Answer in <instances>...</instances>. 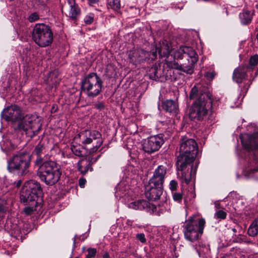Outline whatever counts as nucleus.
<instances>
[{
    "mask_svg": "<svg viewBox=\"0 0 258 258\" xmlns=\"http://www.w3.org/2000/svg\"><path fill=\"white\" fill-rule=\"evenodd\" d=\"M190 99H196L192 104L189 113L192 120H202L212 108V100L211 95L207 91V88L201 84L195 85L189 94Z\"/></svg>",
    "mask_w": 258,
    "mask_h": 258,
    "instance_id": "1",
    "label": "nucleus"
},
{
    "mask_svg": "<svg viewBox=\"0 0 258 258\" xmlns=\"http://www.w3.org/2000/svg\"><path fill=\"white\" fill-rule=\"evenodd\" d=\"M179 154L177 157V169L182 172V177L185 183H188L190 177L187 178L184 175L183 170L188 165L194 162L198 152V147L195 140L186 136L182 137L180 140Z\"/></svg>",
    "mask_w": 258,
    "mask_h": 258,
    "instance_id": "2",
    "label": "nucleus"
},
{
    "mask_svg": "<svg viewBox=\"0 0 258 258\" xmlns=\"http://www.w3.org/2000/svg\"><path fill=\"white\" fill-rule=\"evenodd\" d=\"M35 165L39 167L37 175L46 184L52 185L59 180L61 175L59 166L54 161L49 160L44 163L41 159L35 162Z\"/></svg>",
    "mask_w": 258,
    "mask_h": 258,
    "instance_id": "3",
    "label": "nucleus"
},
{
    "mask_svg": "<svg viewBox=\"0 0 258 258\" xmlns=\"http://www.w3.org/2000/svg\"><path fill=\"white\" fill-rule=\"evenodd\" d=\"M76 144L87 146L92 144L93 147L89 151L90 154H96L98 148L103 144L102 135L97 131L85 130L77 134L74 139Z\"/></svg>",
    "mask_w": 258,
    "mask_h": 258,
    "instance_id": "4",
    "label": "nucleus"
},
{
    "mask_svg": "<svg viewBox=\"0 0 258 258\" xmlns=\"http://www.w3.org/2000/svg\"><path fill=\"white\" fill-rule=\"evenodd\" d=\"M103 82L96 73L87 75L82 80V91L89 97L94 98L102 91Z\"/></svg>",
    "mask_w": 258,
    "mask_h": 258,
    "instance_id": "5",
    "label": "nucleus"
},
{
    "mask_svg": "<svg viewBox=\"0 0 258 258\" xmlns=\"http://www.w3.org/2000/svg\"><path fill=\"white\" fill-rule=\"evenodd\" d=\"M180 53H182L187 59V62H184L182 64H179L175 61L169 62L168 64L169 67L171 69L179 70L188 74L192 72V68L194 64L198 60V55L192 48L189 46L180 47L178 50Z\"/></svg>",
    "mask_w": 258,
    "mask_h": 258,
    "instance_id": "6",
    "label": "nucleus"
},
{
    "mask_svg": "<svg viewBox=\"0 0 258 258\" xmlns=\"http://www.w3.org/2000/svg\"><path fill=\"white\" fill-rule=\"evenodd\" d=\"M53 33L50 27L43 23L35 24L32 31V39L40 47L50 45L53 41Z\"/></svg>",
    "mask_w": 258,
    "mask_h": 258,
    "instance_id": "7",
    "label": "nucleus"
},
{
    "mask_svg": "<svg viewBox=\"0 0 258 258\" xmlns=\"http://www.w3.org/2000/svg\"><path fill=\"white\" fill-rule=\"evenodd\" d=\"M205 220L203 218L198 221L195 219V217H190L184 224V234L186 240L196 241L199 239L203 233L205 225Z\"/></svg>",
    "mask_w": 258,
    "mask_h": 258,
    "instance_id": "8",
    "label": "nucleus"
},
{
    "mask_svg": "<svg viewBox=\"0 0 258 258\" xmlns=\"http://www.w3.org/2000/svg\"><path fill=\"white\" fill-rule=\"evenodd\" d=\"M30 157L27 154L14 155L8 161V170L10 172L18 171L21 175L26 174L30 166Z\"/></svg>",
    "mask_w": 258,
    "mask_h": 258,
    "instance_id": "9",
    "label": "nucleus"
},
{
    "mask_svg": "<svg viewBox=\"0 0 258 258\" xmlns=\"http://www.w3.org/2000/svg\"><path fill=\"white\" fill-rule=\"evenodd\" d=\"M243 146L246 149L254 150V160L256 167L248 169L247 173L258 171V133L252 135L244 134L240 136Z\"/></svg>",
    "mask_w": 258,
    "mask_h": 258,
    "instance_id": "10",
    "label": "nucleus"
},
{
    "mask_svg": "<svg viewBox=\"0 0 258 258\" xmlns=\"http://www.w3.org/2000/svg\"><path fill=\"white\" fill-rule=\"evenodd\" d=\"M164 142L163 136L161 134L151 136L145 140L142 148L145 152L151 154L159 150Z\"/></svg>",
    "mask_w": 258,
    "mask_h": 258,
    "instance_id": "11",
    "label": "nucleus"
},
{
    "mask_svg": "<svg viewBox=\"0 0 258 258\" xmlns=\"http://www.w3.org/2000/svg\"><path fill=\"white\" fill-rule=\"evenodd\" d=\"M101 156V153L90 154L87 155L86 158H83L78 163V169L82 174H85L89 170L92 171L93 168L91 167L92 164L95 163L99 158Z\"/></svg>",
    "mask_w": 258,
    "mask_h": 258,
    "instance_id": "12",
    "label": "nucleus"
},
{
    "mask_svg": "<svg viewBox=\"0 0 258 258\" xmlns=\"http://www.w3.org/2000/svg\"><path fill=\"white\" fill-rule=\"evenodd\" d=\"M2 115L7 121L19 123L22 117V110L17 105H11L3 110Z\"/></svg>",
    "mask_w": 258,
    "mask_h": 258,
    "instance_id": "13",
    "label": "nucleus"
},
{
    "mask_svg": "<svg viewBox=\"0 0 258 258\" xmlns=\"http://www.w3.org/2000/svg\"><path fill=\"white\" fill-rule=\"evenodd\" d=\"M35 124H36V116L33 115H27L21 117L18 123V126L19 128L32 134V135H30V136H32L34 135V129Z\"/></svg>",
    "mask_w": 258,
    "mask_h": 258,
    "instance_id": "14",
    "label": "nucleus"
},
{
    "mask_svg": "<svg viewBox=\"0 0 258 258\" xmlns=\"http://www.w3.org/2000/svg\"><path fill=\"white\" fill-rule=\"evenodd\" d=\"M61 11L72 19H76L80 16L81 11L75 0H67V3L61 8Z\"/></svg>",
    "mask_w": 258,
    "mask_h": 258,
    "instance_id": "15",
    "label": "nucleus"
},
{
    "mask_svg": "<svg viewBox=\"0 0 258 258\" xmlns=\"http://www.w3.org/2000/svg\"><path fill=\"white\" fill-rule=\"evenodd\" d=\"M163 188L159 186H154L149 183L145 187V194L146 197L151 201L159 199L163 193Z\"/></svg>",
    "mask_w": 258,
    "mask_h": 258,
    "instance_id": "16",
    "label": "nucleus"
},
{
    "mask_svg": "<svg viewBox=\"0 0 258 258\" xmlns=\"http://www.w3.org/2000/svg\"><path fill=\"white\" fill-rule=\"evenodd\" d=\"M32 193L33 197L36 198L40 197L42 193V188L39 182L34 180H30L26 182L23 186Z\"/></svg>",
    "mask_w": 258,
    "mask_h": 258,
    "instance_id": "17",
    "label": "nucleus"
},
{
    "mask_svg": "<svg viewBox=\"0 0 258 258\" xmlns=\"http://www.w3.org/2000/svg\"><path fill=\"white\" fill-rule=\"evenodd\" d=\"M250 72L245 65L239 66L233 73V79L237 83H240L247 77L246 73Z\"/></svg>",
    "mask_w": 258,
    "mask_h": 258,
    "instance_id": "18",
    "label": "nucleus"
},
{
    "mask_svg": "<svg viewBox=\"0 0 258 258\" xmlns=\"http://www.w3.org/2000/svg\"><path fill=\"white\" fill-rule=\"evenodd\" d=\"M32 193L28 189L26 190L25 187H22L20 194V199L21 202L24 203H29L31 202V205H34L36 206L37 204L36 201L37 199L35 197H33L32 195Z\"/></svg>",
    "mask_w": 258,
    "mask_h": 258,
    "instance_id": "19",
    "label": "nucleus"
},
{
    "mask_svg": "<svg viewBox=\"0 0 258 258\" xmlns=\"http://www.w3.org/2000/svg\"><path fill=\"white\" fill-rule=\"evenodd\" d=\"M153 205L146 200H138L132 202L128 204V207L134 210H145L149 211L151 207H153Z\"/></svg>",
    "mask_w": 258,
    "mask_h": 258,
    "instance_id": "20",
    "label": "nucleus"
},
{
    "mask_svg": "<svg viewBox=\"0 0 258 258\" xmlns=\"http://www.w3.org/2000/svg\"><path fill=\"white\" fill-rule=\"evenodd\" d=\"M162 107L164 110L170 113H176L177 111V105L172 100H167L163 102Z\"/></svg>",
    "mask_w": 258,
    "mask_h": 258,
    "instance_id": "21",
    "label": "nucleus"
},
{
    "mask_svg": "<svg viewBox=\"0 0 258 258\" xmlns=\"http://www.w3.org/2000/svg\"><path fill=\"white\" fill-rule=\"evenodd\" d=\"M45 151V148L44 146V144L40 142L35 147L33 153L37 156V159L35 161H37L39 159H41L42 162L44 163L47 162L46 159H44L42 157V154L44 153Z\"/></svg>",
    "mask_w": 258,
    "mask_h": 258,
    "instance_id": "22",
    "label": "nucleus"
},
{
    "mask_svg": "<svg viewBox=\"0 0 258 258\" xmlns=\"http://www.w3.org/2000/svg\"><path fill=\"white\" fill-rule=\"evenodd\" d=\"M75 142H73L72 145L71 146V150L72 152L77 156H86V151L84 148V146L80 145H75L74 144Z\"/></svg>",
    "mask_w": 258,
    "mask_h": 258,
    "instance_id": "23",
    "label": "nucleus"
},
{
    "mask_svg": "<svg viewBox=\"0 0 258 258\" xmlns=\"http://www.w3.org/2000/svg\"><path fill=\"white\" fill-rule=\"evenodd\" d=\"M167 173V168L163 165H159L153 172V176L165 179Z\"/></svg>",
    "mask_w": 258,
    "mask_h": 258,
    "instance_id": "24",
    "label": "nucleus"
},
{
    "mask_svg": "<svg viewBox=\"0 0 258 258\" xmlns=\"http://www.w3.org/2000/svg\"><path fill=\"white\" fill-rule=\"evenodd\" d=\"M241 22L243 24H247L251 21L252 15L249 11H245L239 15Z\"/></svg>",
    "mask_w": 258,
    "mask_h": 258,
    "instance_id": "25",
    "label": "nucleus"
},
{
    "mask_svg": "<svg viewBox=\"0 0 258 258\" xmlns=\"http://www.w3.org/2000/svg\"><path fill=\"white\" fill-rule=\"evenodd\" d=\"M161 70L157 67H152L150 70V77L155 80H158L161 77Z\"/></svg>",
    "mask_w": 258,
    "mask_h": 258,
    "instance_id": "26",
    "label": "nucleus"
},
{
    "mask_svg": "<svg viewBox=\"0 0 258 258\" xmlns=\"http://www.w3.org/2000/svg\"><path fill=\"white\" fill-rule=\"evenodd\" d=\"M247 233L251 236H254L258 233V220L256 218L248 229Z\"/></svg>",
    "mask_w": 258,
    "mask_h": 258,
    "instance_id": "27",
    "label": "nucleus"
},
{
    "mask_svg": "<svg viewBox=\"0 0 258 258\" xmlns=\"http://www.w3.org/2000/svg\"><path fill=\"white\" fill-rule=\"evenodd\" d=\"M258 63V55L255 54L253 56H251L249 60V63L247 65H245L248 69L250 72H252L254 67Z\"/></svg>",
    "mask_w": 258,
    "mask_h": 258,
    "instance_id": "28",
    "label": "nucleus"
},
{
    "mask_svg": "<svg viewBox=\"0 0 258 258\" xmlns=\"http://www.w3.org/2000/svg\"><path fill=\"white\" fill-rule=\"evenodd\" d=\"M164 182V179L153 175L150 179L148 183L154 185V186L157 185L163 188Z\"/></svg>",
    "mask_w": 258,
    "mask_h": 258,
    "instance_id": "29",
    "label": "nucleus"
},
{
    "mask_svg": "<svg viewBox=\"0 0 258 258\" xmlns=\"http://www.w3.org/2000/svg\"><path fill=\"white\" fill-rule=\"evenodd\" d=\"M59 83V79L56 77V74L54 72L50 73L48 79L47 83L49 85L54 86L55 87Z\"/></svg>",
    "mask_w": 258,
    "mask_h": 258,
    "instance_id": "30",
    "label": "nucleus"
},
{
    "mask_svg": "<svg viewBox=\"0 0 258 258\" xmlns=\"http://www.w3.org/2000/svg\"><path fill=\"white\" fill-rule=\"evenodd\" d=\"M140 51L138 50L131 51L128 53V58L130 61L133 63H136L139 61V54Z\"/></svg>",
    "mask_w": 258,
    "mask_h": 258,
    "instance_id": "31",
    "label": "nucleus"
},
{
    "mask_svg": "<svg viewBox=\"0 0 258 258\" xmlns=\"http://www.w3.org/2000/svg\"><path fill=\"white\" fill-rule=\"evenodd\" d=\"M109 6L115 11L118 10L120 8L119 0H110L108 1Z\"/></svg>",
    "mask_w": 258,
    "mask_h": 258,
    "instance_id": "32",
    "label": "nucleus"
},
{
    "mask_svg": "<svg viewBox=\"0 0 258 258\" xmlns=\"http://www.w3.org/2000/svg\"><path fill=\"white\" fill-rule=\"evenodd\" d=\"M227 214L223 210H218L215 214V217L217 219H224L226 218Z\"/></svg>",
    "mask_w": 258,
    "mask_h": 258,
    "instance_id": "33",
    "label": "nucleus"
},
{
    "mask_svg": "<svg viewBox=\"0 0 258 258\" xmlns=\"http://www.w3.org/2000/svg\"><path fill=\"white\" fill-rule=\"evenodd\" d=\"M30 205L31 206L26 207L23 209V212L26 215H31L35 210L34 207L35 206L34 205H31V204Z\"/></svg>",
    "mask_w": 258,
    "mask_h": 258,
    "instance_id": "34",
    "label": "nucleus"
},
{
    "mask_svg": "<svg viewBox=\"0 0 258 258\" xmlns=\"http://www.w3.org/2000/svg\"><path fill=\"white\" fill-rule=\"evenodd\" d=\"M94 21V14H89L87 15L84 18V22L86 24L90 25L93 23Z\"/></svg>",
    "mask_w": 258,
    "mask_h": 258,
    "instance_id": "35",
    "label": "nucleus"
},
{
    "mask_svg": "<svg viewBox=\"0 0 258 258\" xmlns=\"http://www.w3.org/2000/svg\"><path fill=\"white\" fill-rule=\"evenodd\" d=\"M39 19V16L38 14L35 12L32 13L28 17V20L30 22L32 23L36 21H37Z\"/></svg>",
    "mask_w": 258,
    "mask_h": 258,
    "instance_id": "36",
    "label": "nucleus"
},
{
    "mask_svg": "<svg viewBox=\"0 0 258 258\" xmlns=\"http://www.w3.org/2000/svg\"><path fill=\"white\" fill-rule=\"evenodd\" d=\"M173 199L175 201L180 202L182 199V195L180 192H174L172 195Z\"/></svg>",
    "mask_w": 258,
    "mask_h": 258,
    "instance_id": "37",
    "label": "nucleus"
},
{
    "mask_svg": "<svg viewBox=\"0 0 258 258\" xmlns=\"http://www.w3.org/2000/svg\"><path fill=\"white\" fill-rule=\"evenodd\" d=\"M163 49L166 50L165 52H163V53H166L167 52H169V46L168 45L167 42L166 41L163 42V44L161 46V49L159 51V53H161V51Z\"/></svg>",
    "mask_w": 258,
    "mask_h": 258,
    "instance_id": "38",
    "label": "nucleus"
},
{
    "mask_svg": "<svg viewBox=\"0 0 258 258\" xmlns=\"http://www.w3.org/2000/svg\"><path fill=\"white\" fill-rule=\"evenodd\" d=\"M169 189L172 191H175L177 187V182L175 180H172L169 183Z\"/></svg>",
    "mask_w": 258,
    "mask_h": 258,
    "instance_id": "39",
    "label": "nucleus"
},
{
    "mask_svg": "<svg viewBox=\"0 0 258 258\" xmlns=\"http://www.w3.org/2000/svg\"><path fill=\"white\" fill-rule=\"evenodd\" d=\"M96 253V249L95 248H88V254L86 255V258H92L95 256Z\"/></svg>",
    "mask_w": 258,
    "mask_h": 258,
    "instance_id": "40",
    "label": "nucleus"
},
{
    "mask_svg": "<svg viewBox=\"0 0 258 258\" xmlns=\"http://www.w3.org/2000/svg\"><path fill=\"white\" fill-rule=\"evenodd\" d=\"M136 237L137 240L140 241V242H145L146 239L145 238V235L144 233H138L136 235Z\"/></svg>",
    "mask_w": 258,
    "mask_h": 258,
    "instance_id": "41",
    "label": "nucleus"
},
{
    "mask_svg": "<svg viewBox=\"0 0 258 258\" xmlns=\"http://www.w3.org/2000/svg\"><path fill=\"white\" fill-rule=\"evenodd\" d=\"M95 108L98 110H102L104 108V104L102 102H99L94 104Z\"/></svg>",
    "mask_w": 258,
    "mask_h": 258,
    "instance_id": "42",
    "label": "nucleus"
},
{
    "mask_svg": "<svg viewBox=\"0 0 258 258\" xmlns=\"http://www.w3.org/2000/svg\"><path fill=\"white\" fill-rule=\"evenodd\" d=\"M215 76V73L214 72H207L205 75V76L209 79H213Z\"/></svg>",
    "mask_w": 258,
    "mask_h": 258,
    "instance_id": "43",
    "label": "nucleus"
},
{
    "mask_svg": "<svg viewBox=\"0 0 258 258\" xmlns=\"http://www.w3.org/2000/svg\"><path fill=\"white\" fill-rule=\"evenodd\" d=\"M87 237V235H84L79 237L77 235L74 237V241H84Z\"/></svg>",
    "mask_w": 258,
    "mask_h": 258,
    "instance_id": "44",
    "label": "nucleus"
},
{
    "mask_svg": "<svg viewBox=\"0 0 258 258\" xmlns=\"http://www.w3.org/2000/svg\"><path fill=\"white\" fill-rule=\"evenodd\" d=\"M6 245L4 246L5 247V248H7L8 249L6 251L5 253L9 255L10 253L11 252L10 250L9 249V247H11L10 244H8V243H4Z\"/></svg>",
    "mask_w": 258,
    "mask_h": 258,
    "instance_id": "45",
    "label": "nucleus"
},
{
    "mask_svg": "<svg viewBox=\"0 0 258 258\" xmlns=\"http://www.w3.org/2000/svg\"><path fill=\"white\" fill-rule=\"evenodd\" d=\"M86 182V180L85 179H79V184L81 187H84V185Z\"/></svg>",
    "mask_w": 258,
    "mask_h": 258,
    "instance_id": "46",
    "label": "nucleus"
},
{
    "mask_svg": "<svg viewBox=\"0 0 258 258\" xmlns=\"http://www.w3.org/2000/svg\"><path fill=\"white\" fill-rule=\"evenodd\" d=\"M239 239H237L235 241H233V242H239V241H241V242H246L245 240V236L243 235H240Z\"/></svg>",
    "mask_w": 258,
    "mask_h": 258,
    "instance_id": "47",
    "label": "nucleus"
},
{
    "mask_svg": "<svg viewBox=\"0 0 258 258\" xmlns=\"http://www.w3.org/2000/svg\"><path fill=\"white\" fill-rule=\"evenodd\" d=\"M89 3L90 5H92L98 2V0H88Z\"/></svg>",
    "mask_w": 258,
    "mask_h": 258,
    "instance_id": "48",
    "label": "nucleus"
},
{
    "mask_svg": "<svg viewBox=\"0 0 258 258\" xmlns=\"http://www.w3.org/2000/svg\"><path fill=\"white\" fill-rule=\"evenodd\" d=\"M103 258H109V255L107 252H105L103 255Z\"/></svg>",
    "mask_w": 258,
    "mask_h": 258,
    "instance_id": "49",
    "label": "nucleus"
},
{
    "mask_svg": "<svg viewBox=\"0 0 258 258\" xmlns=\"http://www.w3.org/2000/svg\"><path fill=\"white\" fill-rule=\"evenodd\" d=\"M21 184H22V181L21 180H18L17 183V187L20 186L21 185Z\"/></svg>",
    "mask_w": 258,
    "mask_h": 258,
    "instance_id": "50",
    "label": "nucleus"
},
{
    "mask_svg": "<svg viewBox=\"0 0 258 258\" xmlns=\"http://www.w3.org/2000/svg\"><path fill=\"white\" fill-rule=\"evenodd\" d=\"M127 224L131 225L132 224V222L131 220H128L127 221Z\"/></svg>",
    "mask_w": 258,
    "mask_h": 258,
    "instance_id": "51",
    "label": "nucleus"
},
{
    "mask_svg": "<svg viewBox=\"0 0 258 258\" xmlns=\"http://www.w3.org/2000/svg\"><path fill=\"white\" fill-rule=\"evenodd\" d=\"M146 258H153L149 255H147Z\"/></svg>",
    "mask_w": 258,
    "mask_h": 258,
    "instance_id": "52",
    "label": "nucleus"
},
{
    "mask_svg": "<svg viewBox=\"0 0 258 258\" xmlns=\"http://www.w3.org/2000/svg\"><path fill=\"white\" fill-rule=\"evenodd\" d=\"M232 230H233V231L234 232H235V231H236V229H234V228H233V229H232Z\"/></svg>",
    "mask_w": 258,
    "mask_h": 258,
    "instance_id": "53",
    "label": "nucleus"
},
{
    "mask_svg": "<svg viewBox=\"0 0 258 258\" xmlns=\"http://www.w3.org/2000/svg\"><path fill=\"white\" fill-rule=\"evenodd\" d=\"M169 71V73L170 74L171 73V72L172 71V70H170Z\"/></svg>",
    "mask_w": 258,
    "mask_h": 258,
    "instance_id": "54",
    "label": "nucleus"
},
{
    "mask_svg": "<svg viewBox=\"0 0 258 258\" xmlns=\"http://www.w3.org/2000/svg\"><path fill=\"white\" fill-rule=\"evenodd\" d=\"M256 219H257V220H258V218H257Z\"/></svg>",
    "mask_w": 258,
    "mask_h": 258,
    "instance_id": "55",
    "label": "nucleus"
},
{
    "mask_svg": "<svg viewBox=\"0 0 258 258\" xmlns=\"http://www.w3.org/2000/svg\"><path fill=\"white\" fill-rule=\"evenodd\" d=\"M75 258H78V257H75Z\"/></svg>",
    "mask_w": 258,
    "mask_h": 258,
    "instance_id": "56",
    "label": "nucleus"
}]
</instances>
